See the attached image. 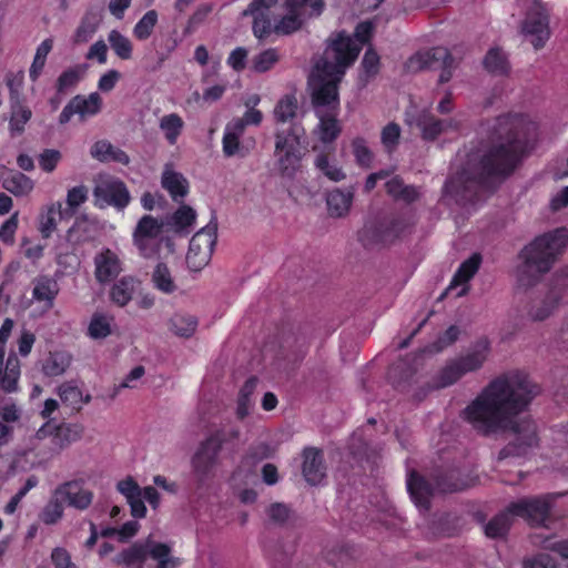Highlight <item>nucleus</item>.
<instances>
[{
  "label": "nucleus",
  "mask_w": 568,
  "mask_h": 568,
  "mask_svg": "<svg viewBox=\"0 0 568 568\" xmlns=\"http://www.w3.org/2000/svg\"><path fill=\"white\" fill-rule=\"evenodd\" d=\"M538 384L520 371L505 373L491 381L463 410V418L481 436L489 438L515 435L498 453V460L520 457L537 445L536 425L519 418L540 394Z\"/></svg>",
  "instance_id": "1"
},
{
  "label": "nucleus",
  "mask_w": 568,
  "mask_h": 568,
  "mask_svg": "<svg viewBox=\"0 0 568 568\" xmlns=\"http://www.w3.org/2000/svg\"><path fill=\"white\" fill-rule=\"evenodd\" d=\"M534 130L535 124L521 114L498 116L487 142L470 152L465 165L446 181L445 194L463 206L485 200L516 169Z\"/></svg>",
  "instance_id": "2"
},
{
  "label": "nucleus",
  "mask_w": 568,
  "mask_h": 568,
  "mask_svg": "<svg viewBox=\"0 0 568 568\" xmlns=\"http://www.w3.org/2000/svg\"><path fill=\"white\" fill-rule=\"evenodd\" d=\"M338 42H333L323 59H314L308 75L311 103L318 119L316 133L323 143L334 142L342 133L339 113V83L346 70L356 61V51L342 55Z\"/></svg>",
  "instance_id": "3"
},
{
  "label": "nucleus",
  "mask_w": 568,
  "mask_h": 568,
  "mask_svg": "<svg viewBox=\"0 0 568 568\" xmlns=\"http://www.w3.org/2000/svg\"><path fill=\"white\" fill-rule=\"evenodd\" d=\"M567 241V231L558 229L536 237L526 245L519 253L521 263L516 270L518 286L528 290L537 285L542 276L551 270Z\"/></svg>",
  "instance_id": "4"
},
{
  "label": "nucleus",
  "mask_w": 568,
  "mask_h": 568,
  "mask_svg": "<svg viewBox=\"0 0 568 568\" xmlns=\"http://www.w3.org/2000/svg\"><path fill=\"white\" fill-rule=\"evenodd\" d=\"M488 344L480 342L466 355L453 358L427 383L428 390L446 388L458 382L465 374L479 369L487 359Z\"/></svg>",
  "instance_id": "5"
},
{
  "label": "nucleus",
  "mask_w": 568,
  "mask_h": 568,
  "mask_svg": "<svg viewBox=\"0 0 568 568\" xmlns=\"http://www.w3.org/2000/svg\"><path fill=\"white\" fill-rule=\"evenodd\" d=\"M171 548L166 544L154 541L151 536L144 541L133 544L116 555L114 561L128 568H143L145 560L151 557L158 561V568H176L180 559L170 556Z\"/></svg>",
  "instance_id": "6"
},
{
  "label": "nucleus",
  "mask_w": 568,
  "mask_h": 568,
  "mask_svg": "<svg viewBox=\"0 0 568 568\" xmlns=\"http://www.w3.org/2000/svg\"><path fill=\"white\" fill-rule=\"evenodd\" d=\"M304 128L300 123H292L287 130L275 132V150L277 165L282 175L292 176L301 161V140Z\"/></svg>",
  "instance_id": "7"
},
{
  "label": "nucleus",
  "mask_w": 568,
  "mask_h": 568,
  "mask_svg": "<svg viewBox=\"0 0 568 568\" xmlns=\"http://www.w3.org/2000/svg\"><path fill=\"white\" fill-rule=\"evenodd\" d=\"M408 226L402 216L384 217L366 223L358 231V241L364 247L373 250L393 243Z\"/></svg>",
  "instance_id": "8"
},
{
  "label": "nucleus",
  "mask_w": 568,
  "mask_h": 568,
  "mask_svg": "<svg viewBox=\"0 0 568 568\" xmlns=\"http://www.w3.org/2000/svg\"><path fill=\"white\" fill-rule=\"evenodd\" d=\"M551 497L549 495L525 497L509 504V511L514 516L521 517L531 526L546 527L551 510Z\"/></svg>",
  "instance_id": "9"
},
{
  "label": "nucleus",
  "mask_w": 568,
  "mask_h": 568,
  "mask_svg": "<svg viewBox=\"0 0 568 568\" xmlns=\"http://www.w3.org/2000/svg\"><path fill=\"white\" fill-rule=\"evenodd\" d=\"M93 196L95 205L101 209L111 205L122 210L131 200L124 182L114 178L100 181L93 189Z\"/></svg>",
  "instance_id": "10"
},
{
  "label": "nucleus",
  "mask_w": 568,
  "mask_h": 568,
  "mask_svg": "<svg viewBox=\"0 0 568 568\" xmlns=\"http://www.w3.org/2000/svg\"><path fill=\"white\" fill-rule=\"evenodd\" d=\"M220 453L207 439L199 445L191 459L192 473L199 487L206 485L214 477Z\"/></svg>",
  "instance_id": "11"
},
{
  "label": "nucleus",
  "mask_w": 568,
  "mask_h": 568,
  "mask_svg": "<svg viewBox=\"0 0 568 568\" xmlns=\"http://www.w3.org/2000/svg\"><path fill=\"white\" fill-rule=\"evenodd\" d=\"M373 29L374 27L371 21H363L356 26L353 37L344 30L333 32L326 40V47L324 49L323 54L320 55L317 59H323L325 57L328 47L333 42L341 43L338 45L342 48V55H348V52L355 50L357 59L362 50V47L369 42Z\"/></svg>",
  "instance_id": "12"
},
{
  "label": "nucleus",
  "mask_w": 568,
  "mask_h": 568,
  "mask_svg": "<svg viewBox=\"0 0 568 568\" xmlns=\"http://www.w3.org/2000/svg\"><path fill=\"white\" fill-rule=\"evenodd\" d=\"M523 31L534 37L531 43L537 50L542 48L549 39V17L541 2L535 1L530 7L523 24Z\"/></svg>",
  "instance_id": "13"
},
{
  "label": "nucleus",
  "mask_w": 568,
  "mask_h": 568,
  "mask_svg": "<svg viewBox=\"0 0 568 568\" xmlns=\"http://www.w3.org/2000/svg\"><path fill=\"white\" fill-rule=\"evenodd\" d=\"M278 0H252L242 12L243 17H253V33L258 39H265L272 33L270 10Z\"/></svg>",
  "instance_id": "14"
},
{
  "label": "nucleus",
  "mask_w": 568,
  "mask_h": 568,
  "mask_svg": "<svg viewBox=\"0 0 568 568\" xmlns=\"http://www.w3.org/2000/svg\"><path fill=\"white\" fill-rule=\"evenodd\" d=\"M101 106L102 99L98 92L91 93L88 98L78 94L63 108L59 123L62 125L68 123L74 114H79L81 119L94 115L101 111Z\"/></svg>",
  "instance_id": "15"
},
{
  "label": "nucleus",
  "mask_w": 568,
  "mask_h": 568,
  "mask_svg": "<svg viewBox=\"0 0 568 568\" xmlns=\"http://www.w3.org/2000/svg\"><path fill=\"white\" fill-rule=\"evenodd\" d=\"M55 496H59L62 503L67 501L69 506L80 510L87 509L93 498V494L90 490L83 489L82 484L78 480L59 485L55 488Z\"/></svg>",
  "instance_id": "16"
},
{
  "label": "nucleus",
  "mask_w": 568,
  "mask_h": 568,
  "mask_svg": "<svg viewBox=\"0 0 568 568\" xmlns=\"http://www.w3.org/2000/svg\"><path fill=\"white\" fill-rule=\"evenodd\" d=\"M303 458L302 473L305 480L310 485L320 484L326 475L323 452L315 447H307L303 450Z\"/></svg>",
  "instance_id": "17"
},
{
  "label": "nucleus",
  "mask_w": 568,
  "mask_h": 568,
  "mask_svg": "<svg viewBox=\"0 0 568 568\" xmlns=\"http://www.w3.org/2000/svg\"><path fill=\"white\" fill-rule=\"evenodd\" d=\"M0 181L2 187L14 196L28 195L34 187L33 181L26 174L0 165Z\"/></svg>",
  "instance_id": "18"
},
{
  "label": "nucleus",
  "mask_w": 568,
  "mask_h": 568,
  "mask_svg": "<svg viewBox=\"0 0 568 568\" xmlns=\"http://www.w3.org/2000/svg\"><path fill=\"white\" fill-rule=\"evenodd\" d=\"M116 489L125 497L130 505L131 515L134 518H144L146 507L142 498V488L139 484L131 476H128L116 484Z\"/></svg>",
  "instance_id": "19"
},
{
  "label": "nucleus",
  "mask_w": 568,
  "mask_h": 568,
  "mask_svg": "<svg viewBox=\"0 0 568 568\" xmlns=\"http://www.w3.org/2000/svg\"><path fill=\"white\" fill-rule=\"evenodd\" d=\"M217 239V216L216 212L212 211V216L210 222L202 227L199 232H196L192 240V245L194 247L202 246V256L201 262H209L214 245Z\"/></svg>",
  "instance_id": "20"
},
{
  "label": "nucleus",
  "mask_w": 568,
  "mask_h": 568,
  "mask_svg": "<svg viewBox=\"0 0 568 568\" xmlns=\"http://www.w3.org/2000/svg\"><path fill=\"white\" fill-rule=\"evenodd\" d=\"M407 489L415 505L423 509L429 510L430 498L433 496V486L417 473H410L407 479Z\"/></svg>",
  "instance_id": "21"
},
{
  "label": "nucleus",
  "mask_w": 568,
  "mask_h": 568,
  "mask_svg": "<svg viewBox=\"0 0 568 568\" xmlns=\"http://www.w3.org/2000/svg\"><path fill=\"white\" fill-rule=\"evenodd\" d=\"M161 184L176 203H182L189 192L187 180L181 173L169 168H165L162 173Z\"/></svg>",
  "instance_id": "22"
},
{
  "label": "nucleus",
  "mask_w": 568,
  "mask_h": 568,
  "mask_svg": "<svg viewBox=\"0 0 568 568\" xmlns=\"http://www.w3.org/2000/svg\"><path fill=\"white\" fill-rule=\"evenodd\" d=\"M195 219V210L190 205L182 204L172 215L165 217V222L174 233L189 234Z\"/></svg>",
  "instance_id": "23"
},
{
  "label": "nucleus",
  "mask_w": 568,
  "mask_h": 568,
  "mask_svg": "<svg viewBox=\"0 0 568 568\" xmlns=\"http://www.w3.org/2000/svg\"><path fill=\"white\" fill-rule=\"evenodd\" d=\"M101 21V11L94 8H90L83 16L80 26L75 30L73 36V43L80 44L88 42L97 32Z\"/></svg>",
  "instance_id": "24"
},
{
  "label": "nucleus",
  "mask_w": 568,
  "mask_h": 568,
  "mask_svg": "<svg viewBox=\"0 0 568 568\" xmlns=\"http://www.w3.org/2000/svg\"><path fill=\"white\" fill-rule=\"evenodd\" d=\"M484 69L494 77H505L510 72V63L500 48H491L483 59Z\"/></svg>",
  "instance_id": "25"
},
{
  "label": "nucleus",
  "mask_w": 568,
  "mask_h": 568,
  "mask_svg": "<svg viewBox=\"0 0 568 568\" xmlns=\"http://www.w3.org/2000/svg\"><path fill=\"white\" fill-rule=\"evenodd\" d=\"M514 514L509 511V506L506 510L495 515L485 526L484 532L488 538L501 539L505 538L513 525Z\"/></svg>",
  "instance_id": "26"
},
{
  "label": "nucleus",
  "mask_w": 568,
  "mask_h": 568,
  "mask_svg": "<svg viewBox=\"0 0 568 568\" xmlns=\"http://www.w3.org/2000/svg\"><path fill=\"white\" fill-rule=\"evenodd\" d=\"M90 153L92 158L101 162L113 161L124 165L130 162L129 155L123 150L114 148L110 142L104 140L95 142Z\"/></svg>",
  "instance_id": "27"
},
{
  "label": "nucleus",
  "mask_w": 568,
  "mask_h": 568,
  "mask_svg": "<svg viewBox=\"0 0 568 568\" xmlns=\"http://www.w3.org/2000/svg\"><path fill=\"white\" fill-rule=\"evenodd\" d=\"M140 286V281L132 276H124L111 288L110 297L119 306H125Z\"/></svg>",
  "instance_id": "28"
},
{
  "label": "nucleus",
  "mask_w": 568,
  "mask_h": 568,
  "mask_svg": "<svg viewBox=\"0 0 568 568\" xmlns=\"http://www.w3.org/2000/svg\"><path fill=\"white\" fill-rule=\"evenodd\" d=\"M119 258L108 251L95 257V277L100 283H106L120 273Z\"/></svg>",
  "instance_id": "29"
},
{
  "label": "nucleus",
  "mask_w": 568,
  "mask_h": 568,
  "mask_svg": "<svg viewBox=\"0 0 568 568\" xmlns=\"http://www.w3.org/2000/svg\"><path fill=\"white\" fill-rule=\"evenodd\" d=\"M480 263L481 256L478 253L473 254L469 258L464 261L455 273L450 285L440 295L439 300H443L453 287L467 283L477 273Z\"/></svg>",
  "instance_id": "30"
},
{
  "label": "nucleus",
  "mask_w": 568,
  "mask_h": 568,
  "mask_svg": "<svg viewBox=\"0 0 568 568\" xmlns=\"http://www.w3.org/2000/svg\"><path fill=\"white\" fill-rule=\"evenodd\" d=\"M353 193L335 189L326 196L327 210L331 216L342 217L349 211Z\"/></svg>",
  "instance_id": "31"
},
{
  "label": "nucleus",
  "mask_w": 568,
  "mask_h": 568,
  "mask_svg": "<svg viewBox=\"0 0 568 568\" xmlns=\"http://www.w3.org/2000/svg\"><path fill=\"white\" fill-rule=\"evenodd\" d=\"M84 427L80 424L55 425L53 444L63 449L82 437Z\"/></svg>",
  "instance_id": "32"
},
{
  "label": "nucleus",
  "mask_w": 568,
  "mask_h": 568,
  "mask_svg": "<svg viewBox=\"0 0 568 568\" xmlns=\"http://www.w3.org/2000/svg\"><path fill=\"white\" fill-rule=\"evenodd\" d=\"M168 227L165 220H159L152 215H143L133 232V237L155 239Z\"/></svg>",
  "instance_id": "33"
},
{
  "label": "nucleus",
  "mask_w": 568,
  "mask_h": 568,
  "mask_svg": "<svg viewBox=\"0 0 568 568\" xmlns=\"http://www.w3.org/2000/svg\"><path fill=\"white\" fill-rule=\"evenodd\" d=\"M197 327V318L184 313H175L169 321L170 331L180 337H191Z\"/></svg>",
  "instance_id": "34"
},
{
  "label": "nucleus",
  "mask_w": 568,
  "mask_h": 568,
  "mask_svg": "<svg viewBox=\"0 0 568 568\" xmlns=\"http://www.w3.org/2000/svg\"><path fill=\"white\" fill-rule=\"evenodd\" d=\"M297 99L295 95L286 94L284 95L275 105L274 109V119L277 124L291 122L296 123L295 119L297 116Z\"/></svg>",
  "instance_id": "35"
},
{
  "label": "nucleus",
  "mask_w": 568,
  "mask_h": 568,
  "mask_svg": "<svg viewBox=\"0 0 568 568\" xmlns=\"http://www.w3.org/2000/svg\"><path fill=\"white\" fill-rule=\"evenodd\" d=\"M151 281L154 287L164 294H172L178 290L169 266L163 262H159L154 267Z\"/></svg>",
  "instance_id": "36"
},
{
  "label": "nucleus",
  "mask_w": 568,
  "mask_h": 568,
  "mask_svg": "<svg viewBox=\"0 0 568 568\" xmlns=\"http://www.w3.org/2000/svg\"><path fill=\"white\" fill-rule=\"evenodd\" d=\"M436 487L443 493H455L466 488L467 484L458 469L443 471L436 475Z\"/></svg>",
  "instance_id": "37"
},
{
  "label": "nucleus",
  "mask_w": 568,
  "mask_h": 568,
  "mask_svg": "<svg viewBox=\"0 0 568 568\" xmlns=\"http://www.w3.org/2000/svg\"><path fill=\"white\" fill-rule=\"evenodd\" d=\"M88 64H77L64 70L58 78L55 88L58 93H65L74 88L79 81L84 77L88 70Z\"/></svg>",
  "instance_id": "38"
},
{
  "label": "nucleus",
  "mask_w": 568,
  "mask_h": 568,
  "mask_svg": "<svg viewBox=\"0 0 568 568\" xmlns=\"http://www.w3.org/2000/svg\"><path fill=\"white\" fill-rule=\"evenodd\" d=\"M324 7V0H285V8L298 12L305 20L318 17Z\"/></svg>",
  "instance_id": "39"
},
{
  "label": "nucleus",
  "mask_w": 568,
  "mask_h": 568,
  "mask_svg": "<svg viewBox=\"0 0 568 568\" xmlns=\"http://www.w3.org/2000/svg\"><path fill=\"white\" fill-rule=\"evenodd\" d=\"M31 116L32 111L28 106L22 105L19 100L12 101L9 122L11 135L22 134Z\"/></svg>",
  "instance_id": "40"
},
{
  "label": "nucleus",
  "mask_w": 568,
  "mask_h": 568,
  "mask_svg": "<svg viewBox=\"0 0 568 568\" xmlns=\"http://www.w3.org/2000/svg\"><path fill=\"white\" fill-rule=\"evenodd\" d=\"M258 383V378L256 376H251L242 386L239 393L237 398V407H236V416L239 419L243 420L250 414L251 396L254 393Z\"/></svg>",
  "instance_id": "41"
},
{
  "label": "nucleus",
  "mask_w": 568,
  "mask_h": 568,
  "mask_svg": "<svg viewBox=\"0 0 568 568\" xmlns=\"http://www.w3.org/2000/svg\"><path fill=\"white\" fill-rule=\"evenodd\" d=\"M363 72L358 77L362 88L366 87L368 81L379 71V55L373 48H368L361 62Z\"/></svg>",
  "instance_id": "42"
},
{
  "label": "nucleus",
  "mask_w": 568,
  "mask_h": 568,
  "mask_svg": "<svg viewBox=\"0 0 568 568\" xmlns=\"http://www.w3.org/2000/svg\"><path fill=\"white\" fill-rule=\"evenodd\" d=\"M70 362L71 358L68 354L50 353L42 365V372L50 377L62 375L70 366Z\"/></svg>",
  "instance_id": "43"
},
{
  "label": "nucleus",
  "mask_w": 568,
  "mask_h": 568,
  "mask_svg": "<svg viewBox=\"0 0 568 568\" xmlns=\"http://www.w3.org/2000/svg\"><path fill=\"white\" fill-rule=\"evenodd\" d=\"M417 125L422 130L425 140H435L445 131V122L426 112L418 116Z\"/></svg>",
  "instance_id": "44"
},
{
  "label": "nucleus",
  "mask_w": 568,
  "mask_h": 568,
  "mask_svg": "<svg viewBox=\"0 0 568 568\" xmlns=\"http://www.w3.org/2000/svg\"><path fill=\"white\" fill-rule=\"evenodd\" d=\"M286 10L288 12L286 16L282 17L277 23H272V32L287 36L302 28L305 19L301 17L298 12H294L292 9Z\"/></svg>",
  "instance_id": "45"
},
{
  "label": "nucleus",
  "mask_w": 568,
  "mask_h": 568,
  "mask_svg": "<svg viewBox=\"0 0 568 568\" xmlns=\"http://www.w3.org/2000/svg\"><path fill=\"white\" fill-rule=\"evenodd\" d=\"M447 57V49L436 47L426 52L418 53L412 58V63H417L418 69H435L439 64V60Z\"/></svg>",
  "instance_id": "46"
},
{
  "label": "nucleus",
  "mask_w": 568,
  "mask_h": 568,
  "mask_svg": "<svg viewBox=\"0 0 568 568\" xmlns=\"http://www.w3.org/2000/svg\"><path fill=\"white\" fill-rule=\"evenodd\" d=\"M32 294L37 301H44L48 303V306L51 307L58 294V285L48 277H41L37 281Z\"/></svg>",
  "instance_id": "47"
},
{
  "label": "nucleus",
  "mask_w": 568,
  "mask_h": 568,
  "mask_svg": "<svg viewBox=\"0 0 568 568\" xmlns=\"http://www.w3.org/2000/svg\"><path fill=\"white\" fill-rule=\"evenodd\" d=\"M63 516V503L59 496H55V490L48 504L40 513V519L45 525H53L58 523Z\"/></svg>",
  "instance_id": "48"
},
{
  "label": "nucleus",
  "mask_w": 568,
  "mask_h": 568,
  "mask_svg": "<svg viewBox=\"0 0 568 568\" xmlns=\"http://www.w3.org/2000/svg\"><path fill=\"white\" fill-rule=\"evenodd\" d=\"M58 395L63 404H67L77 410L81 409L82 392L74 382H65L58 387Z\"/></svg>",
  "instance_id": "49"
},
{
  "label": "nucleus",
  "mask_w": 568,
  "mask_h": 568,
  "mask_svg": "<svg viewBox=\"0 0 568 568\" xmlns=\"http://www.w3.org/2000/svg\"><path fill=\"white\" fill-rule=\"evenodd\" d=\"M111 48L115 54L122 60H129L132 57L131 41L121 34L118 30H112L108 38Z\"/></svg>",
  "instance_id": "50"
},
{
  "label": "nucleus",
  "mask_w": 568,
  "mask_h": 568,
  "mask_svg": "<svg viewBox=\"0 0 568 568\" xmlns=\"http://www.w3.org/2000/svg\"><path fill=\"white\" fill-rule=\"evenodd\" d=\"M241 436V430L237 427L221 428L212 433L206 439L220 452L223 445L237 442Z\"/></svg>",
  "instance_id": "51"
},
{
  "label": "nucleus",
  "mask_w": 568,
  "mask_h": 568,
  "mask_svg": "<svg viewBox=\"0 0 568 568\" xmlns=\"http://www.w3.org/2000/svg\"><path fill=\"white\" fill-rule=\"evenodd\" d=\"M160 128L164 131L168 141L174 144L183 128V121L180 115L172 113L161 119Z\"/></svg>",
  "instance_id": "52"
},
{
  "label": "nucleus",
  "mask_w": 568,
  "mask_h": 568,
  "mask_svg": "<svg viewBox=\"0 0 568 568\" xmlns=\"http://www.w3.org/2000/svg\"><path fill=\"white\" fill-rule=\"evenodd\" d=\"M61 207V203H57V205L50 206L45 214L41 215L40 232L43 237L48 239L51 235V233L55 230L57 216L62 219L63 211Z\"/></svg>",
  "instance_id": "53"
},
{
  "label": "nucleus",
  "mask_w": 568,
  "mask_h": 568,
  "mask_svg": "<svg viewBox=\"0 0 568 568\" xmlns=\"http://www.w3.org/2000/svg\"><path fill=\"white\" fill-rule=\"evenodd\" d=\"M93 226L94 223L90 222L87 217L77 219L73 226H71L67 233L68 241L80 243L90 240L91 235L89 232Z\"/></svg>",
  "instance_id": "54"
},
{
  "label": "nucleus",
  "mask_w": 568,
  "mask_h": 568,
  "mask_svg": "<svg viewBox=\"0 0 568 568\" xmlns=\"http://www.w3.org/2000/svg\"><path fill=\"white\" fill-rule=\"evenodd\" d=\"M460 334V329L456 325L449 326L438 338L426 347V352L428 353H438L444 348L454 344Z\"/></svg>",
  "instance_id": "55"
},
{
  "label": "nucleus",
  "mask_w": 568,
  "mask_h": 568,
  "mask_svg": "<svg viewBox=\"0 0 568 568\" xmlns=\"http://www.w3.org/2000/svg\"><path fill=\"white\" fill-rule=\"evenodd\" d=\"M158 21V13L155 10L148 11L134 27V36L139 40L148 39Z\"/></svg>",
  "instance_id": "56"
},
{
  "label": "nucleus",
  "mask_w": 568,
  "mask_h": 568,
  "mask_svg": "<svg viewBox=\"0 0 568 568\" xmlns=\"http://www.w3.org/2000/svg\"><path fill=\"white\" fill-rule=\"evenodd\" d=\"M308 341L305 335H290L283 341V348L295 356V361H301L307 351Z\"/></svg>",
  "instance_id": "57"
},
{
  "label": "nucleus",
  "mask_w": 568,
  "mask_h": 568,
  "mask_svg": "<svg viewBox=\"0 0 568 568\" xmlns=\"http://www.w3.org/2000/svg\"><path fill=\"white\" fill-rule=\"evenodd\" d=\"M400 138V126L395 122H389L386 126L383 128L381 133V141L387 152H393L398 143Z\"/></svg>",
  "instance_id": "58"
},
{
  "label": "nucleus",
  "mask_w": 568,
  "mask_h": 568,
  "mask_svg": "<svg viewBox=\"0 0 568 568\" xmlns=\"http://www.w3.org/2000/svg\"><path fill=\"white\" fill-rule=\"evenodd\" d=\"M266 514L270 520L276 525H285L293 516V510L283 503H273L266 509Z\"/></svg>",
  "instance_id": "59"
},
{
  "label": "nucleus",
  "mask_w": 568,
  "mask_h": 568,
  "mask_svg": "<svg viewBox=\"0 0 568 568\" xmlns=\"http://www.w3.org/2000/svg\"><path fill=\"white\" fill-rule=\"evenodd\" d=\"M353 153L356 162L363 168H369L373 162V153L363 138H356L352 142Z\"/></svg>",
  "instance_id": "60"
},
{
  "label": "nucleus",
  "mask_w": 568,
  "mask_h": 568,
  "mask_svg": "<svg viewBox=\"0 0 568 568\" xmlns=\"http://www.w3.org/2000/svg\"><path fill=\"white\" fill-rule=\"evenodd\" d=\"M278 61V55L275 49H267L257 54L253 59V70L256 72L268 71Z\"/></svg>",
  "instance_id": "61"
},
{
  "label": "nucleus",
  "mask_w": 568,
  "mask_h": 568,
  "mask_svg": "<svg viewBox=\"0 0 568 568\" xmlns=\"http://www.w3.org/2000/svg\"><path fill=\"white\" fill-rule=\"evenodd\" d=\"M315 165L321 170L329 180L334 182L342 181L345 179V173L341 168L329 164L328 159L325 154H320L315 160Z\"/></svg>",
  "instance_id": "62"
},
{
  "label": "nucleus",
  "mask_w": 568,
  "mask_h": 568,
  "mask_svg": "<svg viewBox=\"0 0 568 568\" xmlns=\"http://www.w3.org/2000/svg\"><path fill=\"white\" fill-rule=\"evenodd\" d=\"M110 333L111 328L108 318L103 315H94L89 325V335L92 338H104Z\"/></svg>",
  "instance_id": "63"
},
{
  "label": "nucleus",
  "mask_w": 568,
  "mask_h": 568,
  "mask_svg": "<svg viewBox=\"0 0 568 568\" xmlns=\"http://www.w3.org/2000/svg\"><path fill=\"white\" fill-rule=\"evenodd\" d=\"M88 200V189L84 185H79L70 189L67 194V204L70 209L69 215H73L75 209Z\"/></svg>",
  "instance_id": "64"
}]
</instances>
